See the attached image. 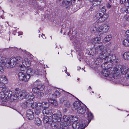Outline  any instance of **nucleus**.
<instances>
[{"mask_svg":"<svg viewBox=\"0 0 129 129\" xmlns=\"http://www.w3.org/2000/svg\"><path fill=\"white\" fill-rule=\"evenodd\" d=\"M124 18L127 21L129 20V16H128L127 15H126L124 16Z\"/></svg>","mask_w":129,"mask_h":129,"instance_id":"603ef678","label":"nucleus"},{"mask_svg":"<svg viewBox=\"0 0 129 129\" xmlns=\"http://www.w3.org/2000/svg\"><path fill=\"white\" fill-rule=\"evenodd\" d=\"M32 104V103H30L29 101H25L22 103L21 106L23 109H25L29 107L30 105L31 106Z\"/></svg>","mask_w":129,"mask_h":129,"instance_id":"f3484780","label":"nucleus"},{"mask_svg":"<svg viewBox=\"0 0 129 129\" xmlns=\"http://www.w3.org/2000/svg\"><path fill=\"white\" fill-rule=\"evenodd\" d=\"M81 107V104L79 102L76 101L73 104L72 109L73 110H76L77 111V110Z\"/></svg>","mask_w":129,"mask_h":129,"instance_id":"aec40b11","label":"nucleus"},{"mask_svg":"<svg viewBox=\"0 0 129 129\" xmlns=\"http://www.w3.org/2000/svg\"><path fill=\"white\" fill-rule=\"evenodd\" d=\"M121 71V65H117L114 68L112 72V76L115 79H120V73Z\"/></svg>","mask_w":129,"mask_h":129,"instance_id":"20e7f679","label":"nucleus"},{"mask_svg":"<svg viewBox=\"0 0 129 129\" xmlns=\"http://www.w3.org/2000/svg\"><path fill=\"white\" fill-rule=\"evenodd\" d=\"M23 70L20 72L18 74V78L21 81H24L25 82L27 81L30 78L29 75H26V73H24Z\"/></svg>","mask_w":129,"mask_h":129,"instance_id":"6e6552de","label":"nucleus"},{"mask_svg":"<svg viewBox=\"0 0 129 129\" xmlns=\"http://www.w3.org/2000/svg\"><path fill=\"white\" fill-rule=\"evenodd\" d=\"M4 71V69H0V74H2Z\"/></svg>","mask_w":129,"mask_h":129,"instance_id":"4d7b16f0","label":"nucleus"},{"mask_svg":"<svg viewBox=\"0 0 129 129\" xmlns=\"http://www.w3.org/2000/svg\"><path fill=\"white\" fill-rule=\"evenodd\" d=\"M65 106L68 108H70L71 107V105L70 103L68 101L65 102L64 103Z\"/></svg>","mask_w":129,"mask_h":129,"instance_id":"c03bdc74","label":"nucleus"},{"mask_svg":"<svg viewBox=\"0 0 129 129\" xmlns=\"http://www.w3.org/2000/svg\"><path fill=\"white\" fill-rule=\"evenodd\" d=\"M129 0H121V4L125 3L124 6L126 3H128Z\"/></svg>","mask_w":129,"mask_h":129,"instance_id":"8fccbe9b","label":"nucleus"},{"mask_svg":"<svg viewBox=\"0 0 129 129\" xmlns=\"http://www.w3.org/2000/svg\"><path fill=\"white\" fill-rule=\"evenodd\" d=\"M61 95V93L57 90H56L52 94H50V95H52L53 96L52 97H58Z\"/></svg>","mask_w":129,"mask_h":129,"instance_id":"c85d7f7f","label":"nucleus"},{"mask_svg":"<svg viewBox=\"0 0 129 129\" xmlns=\"http://www.w3.org/2000/svg\"><path fill=\"white\" fill-rule=\"evenodd\" d=\"M125 6L126 7L129 6V1L128 3H126V4H125Z\"/></svg>","mask_w":129,"mask_h":129,"instance_id":"bf43d9fd","label":"nucleus"},{"mask_svg":"<svg viewBox=\"0 0 129 129\" xmlns=\"http://www.w3.org/2000/svg\"><path fill=\"white\" fill-rule=\"evenodd\" d=\"M34 121L35 124L38 126H40L41 124V121L40 118L38 117H36L35 118Z\"/></svg>","mask_w":129,"mask_h":129,"instance_id":"b1692460","label":"nucleus"},{"mask_svg":"<svg viewBox=\"0 0 129 129\" xmlns=\"http://www.w3.org/2000/svg\"><path fill=\"white\" fill-rule=\"evenodd\" d=\"M49 120V118L48 116H45L43 117V121L44 123H48Z\"/></svg>","mask_w":129,"mask_h":129,"instance_id":"58836bf2","label":"nucleus"},{"mask_svg":"<svg viewBox=\"0 0 129 129\" xmlns=\"http://www.w3.org/2000/svg\"><path fill=\"white\" fill-rule=\"evenodd\" d=\"M61 129H66L67 128V127L65 124H61L60 126Z\"/></svg>","mask_w":129,"mask_h":129,"instance_id":"49530a36","label":"nucleus"},{"mask_svg":"<svg viewBox=\"0 0 129 129\" xmlns=\"http://www.w3.org/2000/svg\"><path fill=\"white\" fill-rule=\"evenodd\" d=\"M118 61H117V60H116V62H118Z\"/></svg>","mask_w":129,"mask_h":129,"instance_id":"774afa93","label":"nucleus"},{"mask_svg":"<svg viewBox=\"0 0 129 129\" xmlns=\"http://www.w3.org/2000/svg\"><path fill=\"white\" fill-rule=\"evenodd\" d=\"M27 96L26 97V98L28 99V100H29L30 101H32L34 97V95L31 93H27Z\"/></svg>","mask_w":129,"mask_h":129,"instance_id":"72a5a7b5","label":"nucleus"},{"mask_svg":"<svg viewBox=\"0 0 129 129\" xmlns=\"http://www.w3.org/2000/svg\"><path fill=\"white\" fill-rule=\"evenodd\" d=\"M38 106H40L41 108L42 107L43 109L48 108L49 106V104L46 102H43L42 103H39L38 104Z\"/></svg>","mask_w":129,"mask_h":129,"instance_id":"5701e85b","label":"nucleus"},{"mask_svg":"<svg viewBox=\"0 0 129 129\" xmlns=\"http://www.w3.org/2000/svg\"><path fill=\"white\" fill-rule=\"evenodd\" d=\"M38 95L39 96V97H41L43 96L44 95V93L42 92H39L38 93Z\"/></svg>","mask_w":129,"mask_h":129,"instance_id":"09e8293b","label":"nucleus"},{"mask_svg":"<svg viewBox=\"0 0 129 129\" xmlns=\"http://www.w3.org/2000/svg\"><path fill=\"white\" fill-rule=\"evenodd\" d=\"M27 93L24 91L19 92L18 93V99H20L21 100L25 98H26L27 96Z\"/></svg>","mask_w":129,"mask_h":129,"instance_id":"a211bd4d","label":"nucleus"},{"mask_svg":"<svg viewBox=\"0 0 129 129\" xmlns=\"http://www.w3.org/2000/svg\"><path fill=\"white\" fill-rule=\"evenodd\" d=\"M65 92V93L64 94V95H65V96H67L68 97H70V95H72L74 97V96L72 95V94H71L69 92Z\"/></svg>","mask_w":129,"mask_h":129,"instance_id":"de8ad7c7","label":"nucleus"},{"mask_svg":"<svg viewBox=\"0 0 129 129\" xmlns=\"http://www.w3.org/2000/svg\"><path fill=\"white\" fill-rule=\"evenodd\" d=\"M5 99H9L13 97L12 95V91L10 90H5Z\"/></svg>","mask_w":129,"mask_h":129,"instance_id":"6ab92c4d","label":"nucleus"},{"mask_svg":"<svg viewBox=\"0 0 129 129\" xmlns=\"http://www.w3.org/2000/svg\"><path fill=\"white\" fill-rule=\"evenodd\" d=\"M125 12L126 13H129V8H127L126 9Z\"/></svg>","mask_w":129,"mask_h":129,"instance_id":"6e6d98bb","label":"nucleus"},{"mask_svg":"<svg viewBox=\"0 0 129 129\" xmlns=\"http://www.w3.org/2000/svg\"><path fill=\"white\" fill-rule=\"evenodd\" d=\"M45 87L44 85L42 84H40L37 86V87L40 90H43Z\"/></svg>","mask_w":129,"mask_h":129,"instance_id":"4c0bfd02","label":"nucleus"},{"mask_svg":"<svg viewBox=\"0 0 129 129\" xmlns=\"http://www.w3.org/2000/svg\"><path fill=\"white\" fill-rule=\"evenodd\" d=\"M79 78H78L77 80H79Z\"/></svg>","mask_w":129,"mask_h":129,"instance_id":"69168bd1","label":"nucleus"},{"mask_svg":"<svg viewBox=\"0 0 129 129\" xmlns=\"http://www.w3.org/2000/svg\"><path fill=\"white\" fill-rule=\"evenodd\" d=\"M7 82L6 77L4 75H0V88L6 89L5 84Z\"/></svg>","mask_w":129,"mask_h":129,"instance_id":"1a4fd4ad","label":"nucleus"},{"mask_svg":"<svg viewBox=\"0 0 129 129\" xmlns=\"http://www.w3.org/2000/svg\"><path fill=\"white\" fill-rule=\"evenodd\" d=\"M22 58L20 56L15 57H12L10 59L7 60L5 63H8L9 67L11 68L15 67L17 64H19L22 60Z\"/></svg>","mask_w":129,"mask_h":129,"instance_id":"f03ea898","label":"nucleus"},{"mask_svg":"<svg viewBox=\"0 0 129 129\" xmlns=\"http://www.w3.org/2000/svg\"><path fill=\"white\" fill-rule=\"evenodd\" d=\"M89 87L90 88V89H91V87H90V86H89Z\"/></svg>","mask_w":129,"mask_h":129,"instance_id":"338daca9","label":"nucleus"},{"mask_svg":"<svg viewBox=\"0 0 129 129\" xmlns=\"http://www.w3.org/2000/svg\"><path fill=\"white\" fill-rule=\"evenodd\" d=\"M64 101V99L63 101L62 100V99H61V102H62V103H63V102Z\"/></svg>","mask_w":129,"mask_h":129,"instance_id":"680f3d73","label":"nucleus"},{"mask_svg":"<svg viewBox=\"0 0 129 129\" xmlns=\"http://www.w3.org/2000/svg\"><path fill=\"white\" fill-rule=\"evenodd\" d=\"M5 91L3 90V91L0 92V99H1L5 98Z\"/></svg>","mask_w":129,"mask_h":129,"instance_id":"a19ab883","label":"nucleus"},{"mask_svg":"<svg viewBox=\"0 0 129 129\" xmlns=\"http://www.w3.org/2000/svg\"><path fill=\"white\" fill-rule=\"evenodd\" d=\"M95 16L98 19L96 22L98 23L102 22L105 20L108 17V14L104 15L102 12L99 10L96 12L94 14Z\"/></svg>","mask_w":129,"mask_h":129,"instance_id":"7ed1b4c3","label":"nucleus"},{"mask_svg":"<svg viewBox=\"0 0 129 129\" xmlns=\"http://www.w3.org/2000/svg\"><path fill=\"white\" fill-rule=\"evenodd\" d=\"M27 117L29 120H31L34 117V112L31 110H28L26 112Z\"/></svg>","mask_w":129,"mask_h":129,"instance_id":"ddd939ff","label":"nucleus"},{"mask_svg":"<svg viewBox=\"0 0 129 129\" xmlns=\"http://www.w3.org/2000/svg\"><path fill=\"white\" fill-rule=\"evenodd\" d=\"M93 8V7H90V9H89V10L90 11H92V10Z\"/></svg>","mask_w":129,"mask_h":129,"instance_id":"052dcab7","label":"nucleus"},{"mask_svg":"<svg viewBox=\"0 0 129 129\" xmlns=\"http://www.w3.org/2000/svg\"><path fill=\"white\" fill-rule=\"evenodd\" d=\"M102 27L103 28L102 29L103 34L107 32L109 28V27L108 24H106L105 25L102 26Z\"/></svg>","mask_w":129,"mask_h":129,"instance_id":"2f4dec72","label":"nucleus"},{"mask_svg":"<svg viewBox=\"0 0 129 129\" xmlns=\"http://www.w3.org/2000/svg\"><path fill=\"white\" fill-rule=\"evenodd\" d=\"M5 60L6 58L5 56H0V69H4L3 67L6 64Z\"/></svg>","mask_w":129,"mask_h":129,"instance_id":"2eb2a0df","label":"nucleus"},{"mask_svg":"<svg viewBox=\"0 0 129 129\" xmlns=\"http://www.w3.org/2000/svg\"><path fill=\"white\" fill-rule=\"evenodd\" d=\"M23 65L25 67H29L30 66L31 62L30 60L26 58H25L22 61Z\"/></svg>","mask_w":129,"mask_h":129,"instance_id":"4be33fe9","label":"nucleus"},{"mask_svg":"<svg viewBox=\"0 0 129 129\" xmlns=\"http://www.w3.org/2000/svg\"><path fill=\"white\" fill-rule=\"evenodd\" d=\"M99 56L95 58L94 59V63L96 65H98L100 63L102 62L104 60L106 61V60L104 58V57L101 56L100 54H99Z\"/></svg>","mask_w":129,"mask_h":129,"instance_id":"f8f14e48","label":"nucleus"},{"mask_svg":"<svg viewBox=\"0 0 129 129\" xmlns=\"http://www.w3.org/2000/svg\"><path fill=\"white\" fill-rule=\"evenodd\" d=\"M102 26L100 27H99L98 28L96 29V31L97 33H99L100 34H103Z\"/></svg>","mask_w":129,"mask_h":129,"instance_id":"79ce46f5","label":"nucleus"},{"mask_svg":"<svg viewBox=\"0 0 129 129\" xmlns=\"http://www.w3.org/2000/svg\"><path fill=\"white\" fill-rule=\"evenodd\" d=\"M52 119L50 121V122H60L61 120L62 116L60 112L59 111H58L56 114H53L50 117Z\"/></svg>","mask_w":129,"mask_h":129,"instance_id":"0eeeda50","label":"nucleus"},{"mask_svg":"<svg viewBox=\"0 0 129 129\" xmlns=\"http://www.w3.org/2000/svg\"><path fill=\"white\" fill-rule=\"evenodd\" d=\"M85 124L74 122L72 124V126L74 129H83L85 127Z\"/></svg>","mask_w":129,"mask_h":129,"instance_id":"9d476101","label":"nucleus"},{"mask_svg":"<svg viewBox=\"0 0 129 129\" xmlns=\"http://www.w3.org/2000/svg\"><path fill=\"white\" fill-rule=\"evenodd\" d=\"M101 1V0H93L91 2V5L93 6H97L100 4Z\"/></svg>","mask_w":129,"mask_h":129,"instance_id":"393cba45","label":"nucleus"},{"mask_svg":"<svg viewBox=\"0 0 129 129\" xmlns=\"http://www.w3.org/2000/svg\"><path fill=\"white\" fill-rule=\"evenodd\" d=\"M107 52L105 50L103 51L101 53V56L104 57V58L107 62H111L113 60H115V55L113 54L111 55H107Z\"/></svg>","mask_w":129,"mask_h":129,"instance_id":"39448f33","label":"nucleus"},{"mask_svg":"<svg viewBox=\"0 0 129 129\" xmlns=\"http://www.w3.org/2000/svg\"><path fill=\"white\" fill-rule=\"evenodd\" d=\"M43 113L44 116L47 115H51L52 114L51 111L49 110L48 108L43 109Z\"/></svg>","mask_w":129,"mask_h":129,"instance_id":"a878e982","label":"nucleus"},{"mask_svg":"<svg viewBox=\"0 0 129 129\" xmlns=\"http://www.w3.org/2000/svg\"><path fill=\"white\" fill-rule=\"evenodd\" d=\"M101 38L100 37H97L95 38H93L91 41V42L92 44H94L98 43L100 44L101 43Z\"/></svg>","mask_w":129,"mask_h":129,"instance_id":"dca6fc26","label":"nucleus"},{"mask_svg":"<svg viewBox=\"0 0 129 129\" xmlns=\"http://www.w3.org/2000/svg\"><path fill=\"white\" fill-rule=\"evenodd\" d=\"M18 93H16V94L14 95L13 96L12 95L13 97L11 98V99H13V100H17V99H18Z\"/></svg>","mask_w":129,"mask_h":129,"instance_id":"a18cd8bd","label":"nucleus"},{"mask_svg":"<svg viewBox=\"0 0 129 129\" xmlns=\"http://www.w3.org/2000/svg\"><path fill=\"white\" fill-rule=\"evenodd\" d=\"M63 119L66 125L68 126H70L71 124V121L70 118L66 115H64L63 117Z\"/></svg>","mask_w":129,"mask_h":129,"instance_id":"4468645a","label":"nucleus"},{"mask_svg":"<svg viewBox=\"0 0 129 129\" xmlns=\"http://www.w3.org/2000/svg\"><path fill=\"white\" fill-rule=\"evenodd\" d=\"M106 6L108 8H110L111 7V6L109 3L107 4H106Z\"/></svg>","mask_w":129,"mask_h":129,"instance_id":"5fc2aeb1","label":"nucleus"},{"mask_svg":"<svg viewBox=\"0 0 129 129\" xmlns=\"http://www.w3.org/2000/svg\"><path fill=\"white\" fill-rule=\"evenodd\" d=\"M102 64V67L103 69H108L113 67V63L112 62L105 61Z\"/></svg>","mask_w":129,"mask_h":129,"instance_id":"9b49d317","label":"nucleus"},{"mask_svg":"<svg viewBox=\"0 0 129 129\" xmlns=\"http://www.w3.org/2000/svg\"><path fill=\"white\" fill-rule=\"evenodd\" d=\"M123 58L125 60H129V52H125L123 55Z\"/></svg>","mask_w":129,"mask_h":129,"instance_id":"7c9ffc66","label":"nucleus"},{"mask_svg":"<svg viewBox=\"0 0 129 129\" xmlns=\"http://www.w3.org/2000/svg\"><path fill=\"white\" fill-rule=\"evenodd\" d=\"M19 89L18 88H16L15 89V90L16 91L15 92V93L16 94L18 93V91L19 92Z\"/></svg>","mask_w":129,"mask_h":129,"instance_id":"13d9d810","label":"nucleus"},{"mask_svg":"<svg viewBox=\"0 0 129 129\" xmlns=\"http://www.w3.org/2000/svg\"><path fill=\"white\" fill-rule=\"evenodd\" d=\"M71 117H72V120H73L74 122L75 121L77 120L78 118L77 117H76V116H71Z\"/></svg>","mask_w":129,"mask_h":129,"instance_id":"3c124183","label":"nucleus"},{"mask_svg":"<svg viewBox=\"0 0 129 129\" xmlns=\"http://www.w3.org/2000/svg\"><path fill=\"white\" fill-rule=\"evenodd\" d=\"M40 91L39 89L37 87H34L32 89L33 92L35 93H38L40 92Z\"/></svg>","mask_w":129,"mask_h":129,"instance_id":"ea45409f","label":"nucleus"},{"mask_svg":"<svg viewBox=\"0 0 129 129\" xmlns=\"http://www.w3.org/2000/svg\"><path fill=\"white\" fill-rule=\"evenodd\" d=\"M87 109H88L85 107L81 106L77 110V111L79 114H83L86 112V110Z\"/></svg>","mask_w":129,"mask_h":129,"instance_id":"412c9836","label":"nucleus"},{"mask_svg":"<svg viewBox=\"0 0 129 129\" xmlns=\"http://www.w3.org/2000/svg\"><path fill=\"white\" fill-rule=\"evenodd\" d=\"M94 48H92L88 51V54L93 56L97 54L99 52L101 56V53H102L103 51L105 50V49L104 48V46L103 45H97L96 44L94 45Z\"/></svg>","mask_w":129,"mask_h":129,"instance_id":"f257e3e1","label":"nucleus"},{"mask_svg":"<svg viewBox=\"0 0 129 129\" xmlns=\"http://www.w3.org/2000/svg\"><path fill=\"white\" fill-rule=\"evenodd\" d=\"M24 73H26V75H29L30 77V75L32 74V70L31 69H28L27 70L25 69V70H23Z\"/></svg>","mask_w":129,"mask_h":129,"instance_id":"c756f323","label":"nucleus"},{"mask_svg":"<svg viewBox=\"0 0 129 129\" xmlns=\"http://www.w3.org/2000/svg\"><path fill=\"white\" fill-rule=\"evenodd\" d=\"M39 106H37V107L35 110V113L36 114L38 115L40 112V109L41 108H40V109H38V108Z\"/></svg>","mask_w":129,"mask_h":129,"instance_id":"37998d69","label":"nucleus"},{"mask_svg":"<svg viewBox=\"0 0 129 129\" xmlns=\"http://www.w3.org/2000/svg\"><path fill=\"white\" fill-rule=\"evenodd\" d=\"M48 101L52 104L55 106H56L57 105V101L55 100H54L52 99L51 98L48 99Z\"/></svg>","mask_w":129,"mask_h":129,"instance_id":"473e14b6","label":"nucleus"},{"mask_svg":"<svg viewBox=\"0 0 129 129\" xmlns=\"http://www.w3.org/2000/svg\"><path fill=\"white\" fill-rule=\"evenodd\" d=\"M125 34L127 37H129V30H127L125 32Z\"/></svg>","mask_w":129,"mask_h":129,"instance_id":"864d4df0","label":"nucleus"},{"mask_svg":"<svg viewBox=\"0 0 129 129\" xmlns=\"http://www.w3.org/2000/svg\"><path fill=\"white\" fill-rule=\"evenodd\" d=\"M99 7L100 8V10H99V11H101V12H102L103 14L104 15L105 14H107L105 13L106 11V9L105 8V7L103 6L101 8L100 7V6Z\"/></svg>","mask_w":129,"mask_h":129,"instance_id":"c9c22d12","label":"nucleus"},{"mask_svg":"<svg viewBox=\"0 0 129 129\" xmlns=\"http://www.w3.org/2000/svg\"><path fill=\"white\" fill-rule=\"evenodd\" d=\"M112 37L110 35L107 36L104 39V41L108 42H109L111 39Z\"/></svg>","mask_w":129,"mask_h":129,"instance_id":"e433bc0d","label":"nucleus"},{"mask_svg":"<svg viewBox=\"0 0 129 129\" xmlns=\"http://www.w3.org/2000/svg\"><path fill=\"white\" fill-rule=\"evenodd\" d=\"M93 0H89V1L90 2H92V1H93Z\"/></svg>","mask_w":129,"mask_h":129,"instance_id":"e2e57ef3","label":"nucleus"},{"mask_svg":"<svg viewBox=\"0 0 129 129\" xmlns=\"http://www.w3.org/2000/svg\"><path fill=\"white\" fill-rule=\"evenodd\" d=\"M123 45L125 47L129 46V40L127 39H125L123 41Z\"/></svg>","mask_w":129,"mask_h":129,"instance_id":"f704fd0d","label":"nucleus"},{"mask_svg":"<svg viewBox=\"0 0 129 129\" xmlns=\"http://www.w3.org/2000/svg\"><path fill=\"white\" fill-rule=\"evenodd\" d=\"M86 115H87L86 116L88 118L89 123L90 122L91 120L93 118V116L92 113L89 111H87L86 112Z\"/></svg>","mask_w":129,"mask_h":129,"instance_id":"bb28decb","label":"nucleus"},{"mask_svg":"<svg viewBox=\"0 0 129 129\" xmlns=\"http://www.w3.org/2000/svg\"><path fill=\"white\" fill-rule=\"evenodd\" d=\"M122 74L124 75L123 77H125L127 79H129V68L127 67L126 64H124L121 66Z\"/></svg>","mask_w":129,"mask_h":129,"instance_id":"423d86ee","label":"nucleus"},{"mask_svg":"<svg viewBox=\"0 0 129 129\" xmlns=\"http://www.w3.org/2000/svg\"><path fill=\"white\" fill-rule=\"evenodd\" d=\"M102 74L104 76L107 77L109 75V72L108 69H104L102 71Z\"/></svg>","mask_w":129,"mask_h":129,"instance_id":"cd10ccee","label":"nucleus"},{"mask_svg":"<svg viewBox=\"0 0 129 129\" xmlns=\"http://www.w3.org/2000/svg\"><path fill=\"white\" fill-rule=\"evenodd\" d=\"M70 33V31H69L68 34V35H69V33Z\"/></svg>","mask_w":129,"mask_h":129,"instance_id":"0e129e2a","label":"nucleus"}]
</instances>
